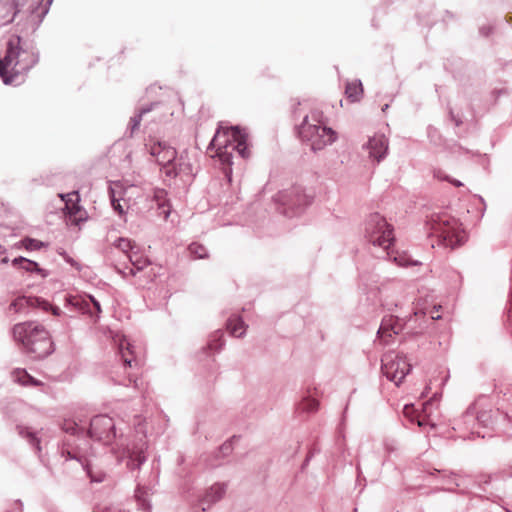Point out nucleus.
Instances as JSON below:
<instances>
[{
    "label": "nucleus",
    "mask_w": 512,
    "mask_h": 512,
    "mask_svg": "<svg viewBox=\"0 0 512 512\" xmlns=\"http://www.w3.org/2000/svg\"><path fill=\"white\" fill-rule=\"evenodd\" d=\"M508 318H509V319H512V314H511V312H510V311H509Z\"/></svg>",
    "instance_id": "nucleus-59"
},
{
    "label": "nucleus",
    "mask_w": 512,
    "mask_h": 512,
    "mask_svg": "<svg viewBox=\"0 0 512 512\" xmlns=\"http://www.w3.org/2000/svg\"><path fill=\"white\" fill-rule=\"evenodd\" d=\"M365 237L374 246L381 247L391 257L390 247L394 243L393 227L386 219L375 212L365 222Z\"/></svg>",
    "instance_id": "nucleus-7"
},
{
    "label": "nucleus",
    "mask_w": 512,
    "mask_h": 512,
    "mask_svg": "<svg viewBox=\"0 0 512 512\" xmlns=\"http://www.w3.org/2000/svg\"><path fill=\"white\" fill-rule=\"evenodd\" d=\"M13 380L22 386L38 387L42 382L31 376L25 369L17 368L12 372Z\"/></svg>",
    "instance_id": "nucleus-21"
},
{
    "label": "nucleus",
    "mask_w": 512,
    "mask_h": 512,
    "mask_svg": "<svg viewBox=\"0 0 512 512\" xmlns=\"http://www.w3.org/2000/svg\"><path fill=\"white\" fill-rule=\"evenodd\" d=\"M453 483L455 484L456 487L460 486V483H458L457 481H453Z\"/></svg>",
    "instance_id": "nucleus-57"
},
{
    "label": "nucleus",
    "mask_w": 512,
    "mask_h": 512,
    "mask_svg": "<svg viewBox=\"0 0 512 512\" xmlns=\"http://www.w3.org/2000/svg\"><path fill=\"white\" fill-rule=\"evenodd\" d=\"M189 170V164L184 161L183 157H176L175 162H173L172 165L167 166L165 170V175L174 178L181 173H187Z\"/></svg>",
    "instance_id": "nucleus-25"
},
{
    "label": "nucleus",
    "mask_w": 512,
    "mask_h": 512,
    "mask_svg": "<svg viewBox=\"0 0 512 512\" xmlns=\"http://www.w3.org/2000/svg\"><path fill=\"white\" fill-rule=\"evenodd\" d=\"M311 200V196L307 195L301 186H293L274 196L277 210L286 217L301 214L310 205Z\"/></svg>",
    "instance_id": "nucleus-8"
},
{
    "label": "nucleus",
    "mask_w": 512,
    "mask_h": 512,
    "mask_svg": "<svg viewBox=\"0 0 512 512\" xmlns=\"http://www.w3.org/2000/svg\"><path fill=\"white\" fill-rule=\"evenodd\" d=\"M442 179H443V180H446V181H448V182H450L451 184H453V185H454V186H456V187H461V186H463V183H462V182H460V181H459V180H457V179H453V178H451V177H450V176H448V175H445Z\"/></svg>",
    "instance_id": "nucleus-46"
},
{
    "label": "nucleus",
    "mask_w": 512,
    "mask_h": 512,
    "mask_svg": "<svg viewBox=\"0 0 512 512\" xmlns=\"http://www.w3.org/2000/svg\"><path fill=\"white\" fill-rule=\"evenodd\" d=\"M16 505L18 506L19 510L21 511L22 503H21L20 501H17V502H16Z\"/></svg>",
    "instance_id": "nucleus-54"
},
{
    "label": "nucleus",
    "mask_w": 512,
    "mask_h": 512,
    "mask_svg": "<svg viewBox=\"0 0 512 512\" xmlns=\"http://www.w3.org/2000/svg\"><path fill=\"white\" fill-rule=\"evenodd\" d=\"M413 318H399L393 315L384 316L377 331V338L384 344L391 343L393 336L405 331L406 334L416 336L426 330V326L420 323L419 328L412 326Z\"/></svg>",
    "instance_id": "nucleus-9"
},
{
    "label": "nucleus",
    "mask_w": 512,
    "mask_h": 512,
    "mask_svg": "<svg viewBox=\"0 0 512 512\" xmlns=\"http://www.w3.org/2000/svg\"><path fill=\"white\" fill-rule=\"evenodd\" d=\"M109 197L111 201V205L115 212H117L120 216L125 213L123 206L120 204L121 194H122V185L120 182H113L109 185Z\"/></svg>",
    "instance_id": "nucleus-18"
},
{
    "label": "nucleus",
    "mask_w": 512,
    "mask_h": 512,
    "mask_svg": "<svg viewBox=\"0 0 512 512\" xmlns=\"http://www.w3.org/2000/svg\"><path fill=\"white\" fill-rule=\"evenodd\" d=\"M354 512H357V509H354Z\"/></svg>",
    "instance_id": "nucleus-60"
},
{
    "label": "nucleus",
    "mask_w": 512,
    "mask_h": 512,
    "mask_svg": "<svg viewBox=\"0 0 512 512\" xmlns=\"http://www.w3.org/2000/svg\"><path fill=\"white\" fill-rule=\"evenodd\" d=\"M142 504H143V505H146L145 500H143V501H142ZM147 508H148V509L150 508V506H149L148 504H147Z\"/></svg>",
    "instance_id": "nucleus-58"
},
{
    "label": "nucleus",
    "mask_w": 512,
    "mask_h": 512,
    "mask_svg": "<svg viewBox=\"0 0 512 512\" xmlns=\"http://www.w3.org/2000/svg\"><path fill=\"white\" fill-rule=\"evenodd\" d=\"M417 423L420 427L424 426L425 424L424 420H421L420 418L417 419Z\"/></svg>",
    "instance_id": "nucleus-52"
},
{
    "label": "nucleus",
    "mask_w": 512,
    "mask_h": 512,
    "mask_svg": "<svg viewBox=\"0 0 512 512\" xmlns=\"http://www.w3.org/2000/svg\"><path fill=\"white\" fill-rule=\"evenodd\" d=\"M434 472L441 473L442 478H443L444 480H446V479H447V480H450V478H451L452 476H459V474H457V473H455V472H452V471H451V472H447V471H445V470L440 471V470L434 469Z\"/></svg>",
    "instance_id": "nucleus-45"
},
{
    "label": "nucleus",
    "mask_w": 512,
    "mask_h": 512,
    "mask_svg": "<svg viewBox=\"0 0 512 512\" xmlns=\"http://www.w3.org/2000/svg\"><path fill=\"white\" fill-rule=\"evenodd\" d=\"M64 300L66 312L63 314L70 318L76 314H89L92 318H98L101 313V305L92 295H66Z\"/></svg>",
    "instance_id": "nucleus-10"
},
{
    "label": "nucleus",
    "mask_w": 512,
    "mask_h": 512,
    "mask_svg": "<svg viewBox=\"0 0 512 512\" xmlns=\"http://www.w3.org/2000/svg\"><path fill=\"white\" fill-rule=\"evenodd\" d=\"M438 491H448V492L459 493V494H466L467 493L466 490L457 491L456 489H452V488H434V489L431 490L430 493H436Z\"/></svg>",
    "instance_id": "nucleus-44"
},
{
    "label": "nucleus",
    "mask_w": 512,
    "mask_h": 512,
    "mask_svg": "<svg viewBox=\"0 0 512 512\" xmlns=\"http://www.w3.org/2000/svg\"><path fill=\"white\" fill-rule=\"evenodd\" d=\"M492 424V416L490 411H478L476 416V426L489 427Z\"/></svg>",
    "instance_id": "nucleus-35"
},
{
    "label": "nucleus",
    "mask_w": 512,
    "mask_h": 512,
    "mask_svg": "<svg viewBox=\"0 0 512 512\" xmlns=\"http://www.w3.org/2000/svg\"><path fill=\"white\" fill-rule=\"evenodd\" d=\"M426 225L430 234L437 237L439 245L455 249L466 241L461 223L446 212L431 214Z\"/></svg>",
    "instance_id": "nucleus-5"
},
{
    "label": "nucleus",
    "mask_w": 512,
    "mask_h": 512,
    "mask_svg": "<svg viewBox=\"0 0 512 512\" xmlns=\"http://www.w3.org/2000/svg\"><path fill=\"white\" fill-rule=\"evenodd\" d=\"M115 342L117 343L121 360L124 363V368H131L133 362L137 365L138 362L135 357L134 346L130 340L125 335H122L118 336L117 339H115Z\"/></svg>",
    "instance_id": "nucleus-16"
},
{
    "label": "nucleus",
    "mask_w": 512,
    "mask_h": 512,
    "mask_svg": "<svg viewBox=\"0 0 512 512\" xmlns=\"http://www.w3.org/2000/svg\"><path fill=\"white\" fill-rule=\"evenodd\" d=\"M135 496L140 500V488H137L135 491Z\"/></svg>",
    "instance_id": "nucleus-53"
},
{
    "label": "nucleus",
    "mask_w": 512,
    "mask_h": 512,
    "mask_svg": "<svg viewBox=\"0 0 512 512\" xmlns=\"http://www.w3.org/2000/svg\"><path fill=\"white\" fill-rule=\"evenodd\" d=\"M318 408L319 402L315 398H312L310 396L304 397L297 407L298 410H302L308 413L316 412Z\"/></svg>",
    "instance_id": "nucleus-31"
},
{
    "label": "nucleus",
    "mask_w": 512,
    "mask_h": 512,
    "mask_svg": "<svg viewBox=\"0 0 512 512\" xmlns=\"http://www.w3.org/2000/svg\"><path fill=\"white\" fill-rule=\"evenodd\" d=\"M363 85L361 80L357 79L346 83L345 95L351 102H358L363 96Z\"/></svg>",
    "instance_id": "nucleus-22"
},
{
    "label": "nucleus",
    "mask_w": 512,
    "mask_h": 512,
    "mask_svg": "<svg viewBox=\"0 0 512 512\" xmlns=\"http://www.w3.org/2000/svg\"><path fill=\"white\" fill-rule=\"evenodd\" d=\"M455 148H457V150H461V151H464L465 153H468L469 151L467 149H464L462 148L461 146H458V145H455Z\"/></svg>",
    "instance_id": "nucleus-51"
},
{
    "label": "nucleus",
    "mask_w": 512,
    "mask_h": 512,
    "mask_svg": "<svg viewBox=\"0 0 512 512\" xmlns=\"http://www.w3.org/2000/svg\"><path fill=\"white\" fill-rule=\"evenodd\" d=\"M114 246L122 251L126 256L133 250L136 249L137 246L134 242L127 238L120 237L114 242Z\"/></svg>",
    "instance_id": "nucleus-33"
},
{
    "label": "nucleus",
    "mask_w": 512,
    "mask_h": 512,
    "mask_svg": "<svg viewBox=\"0 0 512 512\" xmlns=\"http://www.w3.org/2000/svg\"><path fill=\"white\" fill-rule=\"evenodd\" d=\"M248 134L239 126H219L208 149H215L225 177L231 181L233 152L237 151L242 158L249 156L247 146Z\"/></svg>",
    "instance_id": "nucleus-3"
},
{
    "label": "nucleus",
    "mask_w": 512,
    "mask_h": 512,
    "mask_svg": "<svg viewBox=\"0 0 512 512\" xmlns=\"http://www.w3.org/2000/svg\"><path fill=\"white\" fill-rule=\"evenodd\" d=\"M188 250L194 259H204L208 257L207 249L199 243H191Z\"/></svg>",
    "instance_id": "nucleus-34"
},
{
    "label": "nucleus",
    "mask_w": 512,
    "mask_h": 512,
    "mask_svg": "<svg viewBox=\"0 0 512 512\" xmlns=\"http://www.w3.org/2000/svg\"><path fill=\"white\" fill-rule=\"evenodd\" d=\"M72 195H75L77 197V200L79 199V194L77 191H73L72 193L68 194H60V197L62 198V200L66 201V198H69Z\"/></svg>",
    "instance_id": "nucleus-49"
},
{
    "label": "nucleus",
    "mask_w": 512,
    "mask_h": 512,
    "mask_svg": "<svg viewBox=\"0 0 512 512\" xmlns=\"http://www.w3.org/2000/svg\"><path fill=\"white\" fill-rule=\"evenodd\" d=\"M148 265H150L149 259L142 255L133 267L126 266L125 268L121 269L116 266L115 269L117 273L126 278L127 276H135L137 272L142 271Z\"/></svg>",
    "instance_id": "nucleus-24"
},
{
    "label": "nucleus",
    "mask_w": 512,
    "mask_h": 512,
    "mask_svg": "<svg viewBox=\"0 0 512 512\" xmlns=\"http://www.w3.org/2000/svg\"><path fill=\"white\" fill-rule=\"evenodd\" d=\"M389 105L388 104H385L383 107H382V111L385 112L387 109H388Z\"/></svg>",
    "instance_id": "nucleus-55"
},
{
    "label": "nucleus",
    "mask_w": 512,
    "mask_h": 512,
    "mask_svg": "<svg viewBox=\"0 0 512 512\" xmlns=\"http://www.w3.org/2000/svg\"><path fill=\"white\" fill-rule=\"evenodd\" d=\"M431 405H432V399H430L429 401L425 402V403L423 404V409H424V411L426 412V411H427V409H428V407H429V406H431Z\"/></svg>",
    "instance_id": "nucleus-50"
},
{
    "label": "nucleus",
    "mask_w": 512,
    "mask_h": 512,
    "mask_svg": "<svg viewBox=\"0 0 512 512\" xmlns=\"http://www.w3.org/2000/svg\"><path fill=\"white\" fill-rule=\"evenodd\" d=\"M227 490V484L223 482L214 483L197 496L194 507L200 508L201 512L208 511L214 504L220 501Z\"/></svg>",
    "instance_id": "nucleus-13"
},
{
    "label": "nucleus",
    "mask_w": 512,
    "mask_h": 512,
    "mask_svg": "<svg viewBox=\"0 0 512 512\" xmlns=\"http://www.w3.org/2000/svg\"><path fill=\"white\" fill-rule=\"evenodd\" d=\"M236 440V436H233L229 441H226L224 444H222V446L220 447V450L219 452L223 455V456H227L231 453L233 447H232V444L233 442Z\"/></svg>",
    "instance_id": "nucleus-39"
},
{
    "label": "nucleus",
    "mask_w": 512,
    "mask_h": 512,
    "mask_svg": "<svg viewBox=\"0 0 512 512\" xmlns=\"http://www.w3.org/2000/svg\"><path fill=\"white\" fill-rule=\"evenodd\" d=\"M393 261L402 267H408V266H417L420 265V262L417 260H413L410 255H408L405 252L399 253L396 252L393 256Z\"/></svg>",
    "instance_id": "nucleus-30"
},
{
    "label": "nucleus",
    "mask_w": 512,
    "mask_h": 512,
    "mask_svg": "<svg viewBox=\"0 0 512 512\" xmlns=\"http://www.w3.org/2000/svg\"><path fill=\"white\" fill-rule=\"evenodd\" d=\"M476 416H477V407L476 404L470 405L465 413L462 415L461 421L466 426L467 429L471 430L472 434H476L478 437L484 438L485 435L481 434L479 431H476Z\"/></svg>",
    "instance_id": "nucleus-20"
},
{
    "label": "nucleus",
    "mask_w": 512,
    "mask_h": 512,
    "mask_svg": "<svg viewBox=\"0 0 512 512\" xmlns=\"http://www.w3.org/2000/svg\"><path fill=\"white\" fill-rule=\"evenodd\" d=\"M88 435L105 445L114 441L112 452L119 463L125 462L130 471L138 470L147 460V442L145 435L130 442L121 435L117 436L114 420L108 415H96L90 419Z\"/></svg>",
    "instance_id": "nucleus-1"
},
{
    "label": "nucleus",
    "mask_w": 512,
    "mask_h": 512,
    "mask_svg": "<svg viewBox=\"0 0 512 512\" xmlns=\"http://www.w3.org/2000/svg\"><path fill=\"white\" fill-rule=\"evenodd\" d=\"M152 201L155 202L157 207L168 203L166 190L159 188L155 189L153 191Z\"/></svg>",
    "instance_id": "nucleus-37"
},
{
    "label": "nucleus",
    "mask_w": 512,
    "mask_h": 512,
    "mask_svg": "<svg viewBox=\"0 0 512 512\" xmlns=\"http://www.w3.org/2000/svg\"><path fill=\"white\" fill-rule=\"evenodd\" d=\"M380 293H381V291H380V289L378 287L372 288L369 292H367V294H371L372 295V301H373L374 304L379 302L382 306H386L385 304H383L381 302V299L378 298V295Z\"/></svg>",
    "instance_id": "nucleus-42"
},
{
    "label": "nucleus",
    "mask_w": 512,
    "mask_h": 512,
    "mask_svg": "<svg viewBox=\"0 0 512 512\" xmlns=\"http://www.w3.org/2000/svg\"><path fill=\"white\" fill-rule=\"evenodd\" d=\"M158 215L162 216L164 220H167L170 216L171 210L168 203L157 207Z\"/></svg>",
    "instance_id": "nucleus-41"
},
{
    "label": "nucleus",
    "mask_w": 512,
    "mask_h": 512,
    "mask_svg": "<svg viewBox=\"0 0 512 512\" xmlns=\"http://www.w3.org/2000/svg\"><path fill=\"white\" fill-rule=\"evenodd\" d=\"M160 105L159 102H153L139 109V111L130 118L127 130L125 132L126 137H133L134 134L139 130L143 118Z\"/></svg>",
    "instance_id": "nucleus-17"
},
{
    "label": "nucleus",
    "mask_w": 512,
    "mask_h": 512,
    "mask_svg": "<svg viewBox=\"0 0 512 512\" xmlns=\"http://www.w3.org/2000/svg\"><path fill=\"white\" fill-rule=\"evenodd\" d=\"M142 254L139 252V248L133 249L126 257L128 258L131 267H133L137 261L141 258Z\"/></svg>",
    "instance_id": "nucleus-40"
},
{
    "label": "nucleus",
    "mask_w": 512,
    "mask_h": 512,
    "mask_svg": "<svg viewBox=\"0 0 512 512\" xmlns=\"http://www.w3.org/2000/svg\"><path fill=\"white\" fill-rule=\"evenodd\" d=\"M71 442L70 439H64L63 440V446L61 448V456L64 457L66 460L68 459H75L77 461H80V454L78 451L71 448Z\"/></svg>",
    "instance_id": "nucleus-32"
},
{
    "label": "nucleus",
    "mask_w": 512,
    "mask_h": 512,
    "mask_svg": "<svg viewBox=\"0 0 512 512\" xmlns=\"http://www.w3.org/2000/svg\"><path fill=\"white\" fill-rule=\"evenodd\" d=\"M22 245L27 250H40L45 246V243L34 238L26 237L22 239Z\"/></svg>",
    "instance_id": "nucleus-36"
},
{
    "label": "nucleus",
    "mask_w": 512,
    "mask_h": 512,
    "mask_svg": "<svg viewBox=\"0 0 512 512\" xmlns=\"http://www.w3.org/2000/svg\"><path fill=\"white\" fill-rule=\"evenodd\" d=\"M409 317L413 318L412 326H416L419 328L420 323L428 327V323L434 321L435 319H439L440 316L431 315L429 318L426 317V312L422 309L415 308L413 315Z\"/></svg>",
    "instance_id": "nucleus-28"
},
{
    "label": "nucleus",
    "mask_w": 512,
    "mask_h": 512,
    "mask_svg": "<svg viewBox=\"0 0 512 512\" xmlns=\"http://www.w3.org/2000/svg\"><path fill=\"white\" fill-rule=\"evenodd\" d=\"M64 259L67 263H69L71 266L75 267L77 270H80V266L79 264L73 259L71 258L70 256L68 255H64Z\"/></svg>",
    "instance_id": "nucleus-48"
},
{
    "label": "nucleus",
    "mask_w": 512,
    "mask_h": 512,
    "mask_svg": "<svg viewBox=\"0 0 512 512\" xmlns=\"http://www.w3.org/2000/svg\"><path fill=\"white\" fill-rule=\"evenodd\" d=\"M12 334L14 340L32 359H43L54 351L49 332L40 324L35 322L18 323L14 325Z\"/></svg>",
    "instance_id": "nucleus-4"
},
{
    "label": "nucleus",
    "mask_w": 512,
    "mask_h": 512,
    "mask_svg": "<svg viewBox=\"0 0 512 512\" xmlns=\"http://www.w3.org/2000/svg\"><path fill=\"white\" fill-rule=\"evenodd\" d=\"M16 429L18 431V434L22 438L26 439L28 441V443L35 449V451L37 453L41 452L40 439L37 436V433L35 431H33L29 427L22 426V425H18L16 427Z\"/></svg>",
    "instance_id": "nucleus-23"
},
{
    "label": "nucleus",
    "mask_w": 512,
    "mask_h": 512,
    "mask_svg": "<svg viewBox=\"0 0 512 512\" xmlns=\"http://www.w3.org/2000/svg\"><path fill=\"white\" fill-rule=\"evenodd\" d=\"M388 139L383 134H376L369 138L364 148L368 151L369 157L381 162L388 152Z\"/></svg>",
    "instance_id": "nucleus-15"
},
{
    "label": "nucleus",
    "mask_w": 512,
    "mask_h": 512,
    "mask_svg": "<svg viewBox=\"0 0 512 512\" xmlns=\"http://www.w3.org/2000/svg\"><path fill=\"white\" fill-rule=\"evenodd\" d=\"M449 115L451 120L455 123V125L458 127L462 124V120L459 116L455 115L452 110L449 111Z\"/></svg>",
    "instance_id": "nucleus-47"
},
{
    "label": "nucleus",
    "mask_w": 512,
    "mask_h": 512,
    "mask_svg": "<svg viewBox=\"0 0 512 512\" xmlns=\"http://www.w3.org/2000/svg\"><path fill=\"white\" fill-rule=\"evenodd\" d=\"M26 308H37L44 312L50 311L54 316H60L63 313L59 307L53 306L47 300L36 296H20L10 304V309L16 312H22Z\"/></svg>",
    "instance_id": "nucleus-12"
},
{
    "label": "nucleus",
    "mask_w": 512,
    "mask_h": 512,
    "mask_svg": "<svg viewBox=\"0 0 512 512\" xmlns=\"http://www.w3.org/2000/svg\"><path fill=\"white\" fill-rule=\"evenodd\" d=\"M246 325L240 317L229 318L227 328L234 337H242L245 334Z\"/></svg>",
    "instance_id": "nucleus-26"
},
{
    "label": "nucleus",
    "mask_w": 512,
    "mask_h": 512,
    "mask_svg": "<svg viewBox=\"0 0 512 512\" xmlns=\"http://www.w3.org/2000/svg\"><path fill=\"white\" fill-rule=\"evenodd\" d=\"M150 154L155 157L157 163L162 166L163 172L167 166L172 165L177 157L176 149L167 145L165 142H155L150 146Z\"/></svg>",
    "instance_id": "nucleus-14"
},
{
    "label": "nucleus",
    "mask_w": 512,
    "mask_h": 512,
    "mask_svg": "<svg viewBox=\"0 0 512 512\" xmlns=\"http://www.w3.org/2000/svg\"><path fill=\"white\" fill-rule=\"evenodd\" d=\"M316 123L309 122V116L305 115L301 124L297 127V134L303 142L310 144L311 150L318 151L336 140V132L320 124L318 114H312Z\"/></svg>",
    "instance_id": "nucleus-6"
},
{
    "label": "nucleus",
    "mask_w": 512,
    "mask_h": 512,
    "mask_svg": "<svg viewBox=\"0 0 512 512\" xmlns=\"http://www.w3.org/2000/svg\"><path fill=\"white\" fill-rule=\"evenodd\" d=\"M92 481L101 482V481H102V479H100V478H99V479L92 478Z\"/></svg>",
    "instance_id": "nucleus-56"
},
{
    "label": "nucleus",
    "mask_w": 512,
    "mask_h": 512,
    "mask_svg": "<svg viewBox=\"0 0 512 512\" xmlns=\"http://www.w3.org/2000/svg\"><path fill=\"white\" fill-rule=\"evenodd\" d=\"M224 333L221 330L213 332L208 340V349L214 352H219L224 346Z\"/></svg>",
    "instance_id": "nucleus-27"
},
{
    "label": "nucleus",
    "mask_w": 512,
    "mask_h": 512,
    "mask_svg": "<svg viewBox=\"0 0 512 512\" xmlns=\"http://www.w3.org/2000/svg\"><path fill=\"white\" fill-rule=\"evenodd\" d=\"M111 380L114 382V384L117 385H123V386H129L130 384H134V387H137V379L134 378L132 375L124 376V377H111Z\"/></svg>",
    "instance_id": "nucleus-38"
},
{
    "label": "nucleus",
    "mask_w": 512,
    "mask_h": 512,
    "mask_svg": "<svg viewBox=\"0 0 512 512\" xmlns=\"http://www.w3.org/2000/svg\"><path fill=\"white\" fill-rule=\"evenodd\" d=\"M39 62V51L29 34H11L0 56V77L5 85L13 84L20 70L28 71Z\"/></svg>",
    "instance_id": "nucleus-2"
},
{
    "label": "nucleus",
    "mask_w": 512,
    "mask_h": 512,
    "mask_svg": "<svg viewBox=\"0 0 512 512\" xmlns=\"http://www.w3.org/2000/svg\"><path fill=\"white\" fill-rule=\"evenodd\" d=\"M415 408H414V405L413 404H406L403 408V412L405 414L406 417H410L411 420L413 421V413H415Z\"/></svg>",
    "instance_id": "nucleus-43"
},
{
    "label": "nucleus",
    "mask_w": 512,
    "mask_h": 512,
    "mask_svg": "<svg viewBox=\"0 0 512 512\" xmlns=\"http://www.w3.org/2000/svg\"><path fill=\"white\" fill-rule=\"evenodd\" d=\"M12 264H13V266L22 268L26 271L35 272L37 274H40L43 278L48 276L47 271L40 268L37 262H35L33 260H29L25 257L19 256V257L13 259Z\"/></svg>",
    "instance_id": "nucleus-19"
},
{
    "label": "nucleus",
    "mask_w": 512,
    "mask_h": 512,
    "mask_svg": "<svg viewBox=\"0 0 512 512\" xmlns=\"http://www.w3.org/2000/svg\"><path fill=\"white\" fill-rule=\"evenodd\" d=\"M61 427L62 430L70 436L80 435L83 434L85 431L84 425L79 424L76 421L70 419H65Z\"/></svg>",
    "instance_id": "nucleus-29"
},
{
    "label": "nucleus",
    "mask_w": 512,
    "mask_h": 512,
    "mask_svg": "<svg viewBox=\"0 0 512 512\" xmlns=\"http://www.w3.org/2000/svg\"><path fill=\"white\" fill-rule=\"evenodd\" d=\"M381 370L386 378L399 386L405 376L410 372L411 365L406 358L388 353L381 359Z\"/></svg>",
    "instance_id": "nucleus-11"
}]
</instances>
